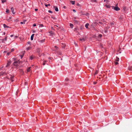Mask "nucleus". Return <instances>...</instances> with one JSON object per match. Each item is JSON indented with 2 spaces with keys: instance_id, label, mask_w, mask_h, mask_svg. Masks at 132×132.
Masks as SVG:
<instances>
[{
  "instance_id": "nucleus-5",
  "label": "nucleus",
  "mask_w": 132,
  "mask_h": 132,
  "mask_svg": "<svg viewBox=\"0 0 132 132\" xmlns=\"http://www.w3.org/2000/svg\"><path fill=\"white\" fill-rule=\"evenodd\" d=\"M54 8L55 9V10L57 12L59 10L58 8L56 6H54Z\"/></svg>"
},
{
  "instance_id": "nucleus-35",
  "label": "nucleus",
  "mask_w": 132,
  "mask_h": 132,
  "mask_svg": "<svg viewBox=\"0 0 132 132\" xmlns=\"http://www.w3.org/2000/svg\"><path fill=\"white\" fill-rule=\"evenodd\" d=\"M43 62H47V61L45 60H44L43 61Z\"/></svg>"
},
{
  "instance_id": "nucleus-23",
  "label": "nucleus",
  "mask_w": 132,
  "mask_h": 132,
  "mask_svg": "<svg viewBox=\"0 0 132 132\" xmlns=\"http://www.w3.org/2000/svg\"><path fill=\"white\" fill-rule=\"evenodd\" d=\"M50 4H45V5L46 7H47L48 6H50Z\"/></svg>"
},
{
  "instance_id": "nucleus-34",
  "label": "nucleus",
  "mask_w": 132,
  "mask_h": 132,
  "mask_svg": "<svg viewBox=\"0 0 132 132\" xmlns=\"http://www.w3.org/2000/svg\"><path fill=\"white\" fill-rule=\"evenodd\" d=\"M10 53V52H8V53H7V55H9Z\"/></svg>"
},
{
  "instance_id": "nucleus-47",
  "label": "nucleus",
  "mask_w": 132,
  "mask_h": 132,
  "mask_svg": "<svg viewBox=\"0 0 132 132\" xmlns=\"http://www.w3.org/2000/svg\"><path fill=\"white\" fill-rule=\"evenodd\" d=\"M35 11H37V10H38V9H35Z\"/></svg>"
},
{
  "instance_id": "nucleus-15",
  "label": "nucleus",
  "mask_w": 132,
  "mask_h": 132,
  "mask_svg": "<svg viewBox=\"0 0 132 132\" xmlns=\"http://www.w3.org/2000/svg\"><path fill=\"white\" fill-rule=\"evenodd\" d=\"M5 73L6 74V73L4 72H1L0 73V74L1 75V76H2L4 75L5 74Z\"/></svg>"
},
{
  "instance_id": "nucleus-63",
  "label": "nucleus",
  "mask_w": 132,
  "mask_h": 132,
  "mask_svg": "<svg viewBox=\"0 0 132 132\" xmlns=\"http://www.w3.org/2000/svg\"><path fill=\"white\" fill-rule=\"evenodd\" d=\"M132 16V15H131Z\"/></svg>"
},
{
  "instance_id": "nucleus-60",
  "label": "nucleus",
  "mask_w": 132,
  "mask_h": 132,
  "mask_svg": "<svg viewBox=\"0 0 132 132\" xmlns=\"http://www.w3.org/2000/svg\"><path fill=\"white\" fill-rule=\"evenodd\" d=\"M68 80V79H67V80Z\"/></svg>"
},
{
  "instance_id": "nucleus-8",
  "label": "nucleus",
  "mask_w": 132,
  "mask_h": 132,
  "mask_svg": "<svg viewBox=\"0 0 132 132\" xmlns=\"http://www.w3.org/2000/svg\"><path fill=\"white\" fill-rule=\"evenodd\" d=\"M35 34H32L31 37V40H33V38Z\"/></svg>"
},
{
  "instance_id": "nucleus-57",
  "label": "nucleus",
  "mask_w": 132,
  "mask_h": 132,
  "mask_svg": "<svg viewBox=\"0 0 132 132\" xmlns=\"http://www.w3.org/2000/svg\"><path fill=\"white\" fill-rule=\"evenodd\" d=\"M65 6H64V8H65Z\"/></svg>"
},
{
  "instance_id": "nucleus-24",
  "label": "nucleus",
  "mask_w": 132,
  "mask_h": 132,
  "mask_svg": "<svg viewBox=\"0 0 132 132\" xmlns=\"http://www.w3.org/2000/svg\"><path fill=\"white\" fill-rule=\"evenodd\" d=\"M119 60V59L117 57L116 59V60L117 61H118Z\"/></svg>"
},
{
  "instance_id": "nucleus-9",
  "label": "nucleus",
  "mask_w": 132,
  "mask_h": 132,
  "mask_svg": "<svg viewBox=\"0 0 132 132\" xmlns=\"http://www.w3.org/2000/svg\"><path fill=\"white\" fill-rule=\"evenodd\" d=\"M70 2L72 5H74L75 4V1H71Z\"/></svg>"
},
{
  "instance_id": "nucleus-20",
  "label": "nucleus",
  "mask_w": 132,
  "mask_h": 132,
  "mask_svg": "<svg viewBox=\"0 0 132 132\" xmlns=\"http://www.w3.org/2000/svg\"><path fill=\"white\" fill-rule=\"evenodd\" d=\"M49 33H50V34H51V35H53L54 34V33L52 31H50L49 32Z\"/></svg>"
},
{
  "instance_id": "nucleus-44",
  "label": "nucleus",
  "mask_w": 132,
  "mask_h": 132,
  "mask_svg": "<svg viewBox=\"0 0 132 132\" xmlns=\"http://www.w3.org/2000/svg\"><path fill=\"white\" fill-rule=\"evenodd\" d=\"M40 26L41 27H43V24H40Z\"/></svg>"
},
{
  "instance_id": "nucleus-31",
  "label": "nucleus",
  "mask_w": 132,
  "mask_h": 132,
  "mask_svg": "<svg viewBox=\"0 0 132 132\" xmlns=\"http://www.w3.org/2000/svg\"><path fill=\"white\" fill-rule=\"evenodd\" d=\"M14 51V49L13 48V49H12L11 50V52H13V51Z\"/></svg>"
},
{
  "instance_id": "nucleus-22",
  "label": "nucleus",
  "mask_w": 132,
  "mask_h": 132,
  "mask_svg": "<svg viewBox=\"0 0 132 132\" xmlns=\"http://www.w3.org/2000/svg\"><path fill=\"white\" fill-rule=\"evenodd\" d=\"M98 71L97 70H96L95 71V75L97 74L98 73Z\"/></svg>"
},
{
  "instance_id": "nucleus-39",
  "label": "nucleus",
  "mask_w": 132,
  "mask_h": 132,
  "mask_svg": "<svg viewBox=\"0 0 132 132\" xmlns=\"http://www.w3.org/2000/svg\"><path fill=\"white\" fill-rule=\"evenodd\" d=\"M18 37V36H15V37H14L15 38H17Z\"/></svg>"
},
{
  "instance_id": "nucleus-52",
  "label": "nucleus",
  "mask_w": 132,
  "mask_h": 132,
  "mask_svg": "<svg viewBox=\"0 0 132 132\" xmlns=\"http://www.w3.org/2000/svg\"><path fill=\"white\" fill-rule=\"evenodd\" d=\"M51 18H53V19H54L55 18H53V17H51Z\"/></svg>"
},
{
  "instance_id": "nucleus-53",
  "label": "nucleus",
  "mask_w": 132,
  "mask_h": 132,
  "mask_svg": "<svg viewBox=\"0 0 132 132\" xmlns=\"http://www.w3.org/2000/svg\"><path fill=\"white\" fill-rule=\"evenodd\" d=\"M55 48H57V46H55Z\"/></svg>"
},
{
  "instance_id": "nucleus-7",
  "label": "nucleus",
  "mask_w": 132,
  "mask_h": 132,
  "mask_svg": "<svg viewBox=\"0 0 132 132\" xmlns=\"http://www.w3.org/2000/svg\"><path fill=\"white\" fill-rule=\"evenodd\" d=\"M11 9L12 13L13 14H14V8L13 7H12L11 8Z\"/></svg>"
},
{
  "instance_id": "nucleus-59",
  "label": "nucleus",
  "mask_w": 132,
  "mask_h": 132,
  "mask_svg": "<svg viewBox=\"0 0 132 132\" xmlns=\"http://www.w3.org/2000/svg\"><path fill=\"white\" fill-rule=\"evenodd\" d=\"M68 80V79H67V80Z\"/></svg>"
},
{
  "instance_id": "nucleus-1",
  "label": "nucleus",
  "mask_w": 132,
  "mask_h": 132,
  "mask_svg": "<svg viewBox=\"0 0 132 132\" xmlns=\"http://www.w3.org/2000/svg\"><path fill=\"white\" fill-rule=\"evenodd\" d=\"M14 77L13 76H12L11 75H10L8 78V79H10L13 82L14 81L13 79L14 78ZM8 78V77H7Z\"/></svg>"
},
{
  "instance_id": "nucleus-17",
  "label": "nucleus",
  "mask_w": 132,
  "mask_h": 132,
  "mask_svg": "<svg viewBox=\"0 0 132 132\" xmlns=\"http://www.w3.org/2000/svg\"><path fill=\"white\" fill-rule=\"evenodd\" d=\"M22 73H24L23 71V70L21 69H20L19 70Z\"/></svg>"
},
{
  "instance_id": "nucleus-18",
  "label": "nucleus",
  "mask_w": 132,
  "mask_h": 132,
  "mask_svg": "<svg viewBox=\"0 0 132 132\" xmlns=\"http://www.w3.org/2000/svg\"><path fill=\"white\" fill-rule=\"evenodd\" d=\"M2 2L3 3L4 2H6V0H2Z\"/></svg>"
},
{
  "instance_id": "nucleus-14",
  "label": "nucleus",
  "mask_w": 132,
  "mask_h": 132,
  "mask_svg": "<svg viewBox=\"0 0 132 132\" xmlns=\"http://www.w3.org/2000/svg\"><path fill=\"white\" fill-rule=\"evenodd\" d=\"M11 61H7V64H8V65H10V64H11Z\"/></svg>"
},
{
  "instance_id": "nucleus-46",
  "label": "nucleus",
  "mask_w": 132,
  "mask_h": 132,
  "mask_svg": "<svg viewBox=\"0 0 132 132\" xmlns=\"http://www.w3.org/2000/svg\"><path fill=\"white\" fill-rule=\"evenodd\" d=\"M5 32H4L3 33V35H5Z\"/></svg>"
},
{
  "instance_id": "nucleus-32",
  "label": "nucleus",
  "mask_w": 132,
  "mask_h": 132,
  "mask_svg": "<svg viewBox=\"0 0 132 132\" xmlns=\"http://www.w3.org/2000/svg\"><path fill=\"white\" fill-rule=\"evenodd\" d=\"M123 10H124V11H125V10H126V7H124L123 8Z\"/></svg>"
},
{
  "instance_id": "nucleus-26",
  "label": "nucleus",
  "mask_w": 132,
  "mask_h": 132,
  "mask_svg": "<svg viewBox=\"0 0 132 132\" xmlns=\"http://www.w3.org/2000/svg\"><path fill=\"white\" fill-rule=\"evenodd\" d=\"M6 12L8 13H9V11L7 9L6 11Z\"/></svg>"
},
{
  "instance_id": "nucleus-36",
  "label": "nucleus",
  "mask_w": 132,
  "mask_h": 132,
  "mask_svg": "<svg viewBox=\"0 0 132 132\" xmlns=\"http://www.w3.org/2000/svg\"><path fill=\"white\" fill-rule=\"evenodd\" d=\"M43 62V65H45V62Z\"/></svg>"
},
{
  "instance_id": "nucleus-19",
  "label": "nucleus",
  "mask_w": 132,
  "mask_h": 132,
  "mask_svg": "<svg viewBox=\"0 0 132 132\" xmlns=\"http://www.w3.org/2000/svg\"><path fill=\"white\" fill-rule=\"evenodd\" d=\"M105 6L106 7H107V8H110V5H105Z\"/></svg>"
},
{
  "instance_id": "nucleus-3",
  "label": "nucleus",
  "mask_w": 132,
  "mask_h": 132,
  "mask_svg": "<svg viewBox=\"0 0 132 132\" xmlns=\"http://www.w3.org/2000/svg\"><path fill=\"white\" fill-rule=\"evenodd\" d=\"M86 38V37L80 38L79 39V40L81 41H85V40Z\"/></svg>"
},
{
  "instance_id": "nucleus-27",
  "label": "nucleus",
  "mask_w": 132,
  "mask_h": 132,
  "mask_svg": "<svg viewBox=\"0 0 132 132\" xmlns=\"http://www.w3.org/2000/svg\"><path fill=\"white\" fill-rule=\"evenodd\" d=\"M33 59V57L32 56H30V59L31 60H32Z\"/></svg>"
},
{
  "instance_id": "nucleus-45",
  "label": "nucleus",
  "mask_w": 132,
  "mask_h": 132,
  "mask_svg": "<svg viewBox=\"0 0 132 132\" xmlns=\"http://www.w3.org/2000/svg\"><path fill=\"white\" fill-rule=\"evenodd\" d=\"M9 66V65H8V64H7L6 65V67H7Z\"/></svg>"
},
{
  "instance_id": "nucleus-54",
  "label": "nucleus",
  "mask_w": 132,
  "mask_h": 132,
  "mask_svg": "<svg viewBox=\"0 0 132 132\" xmlns=\"http://www.w3.org/2000/svg\"><path fill=\"white\" fill-rule=\"evenodd\" d=\"M99 23L101 24V22H99Z\"/></svg>"
},
{
  "instance_id": "nucleus-16",
  "label": "nucleus",
  "mask_w": 132,
  "mask_h": 132,
  "mask_svg": "<svg viewBox=\"0 0 132 132\" xmlns=\"http://www.w3.org/2000/svg\"><path fill=\"white\" fill-rule=\"evenodd\" d=\"M70 26L71 28H72L73 27V25L72 24L70 23Z\"/></svg>"
},
{
  "instance_id": "nucleus-28",
  "label": "nucleus",
  "mask_w": 132,
  "mask_h": 132,
  "mask_svg": "<svg viewBox=\"0 0 132 132\" xmlns=\"http://www.w3.org/2000/svg\"><path fill=\"white\" fill-rule=\"evenodd\" d=\"M23 55H24V54H23L22 55H20L21 59H22L23 57Z\"/></svg>"
},
{
  "instance_id": "nucleus-37",
  "label": "nucleus",
  "mask_w": 132,
  "mask_h": 132,
  "mask_svg": "<svg viewBox=\"0 0 132 132\" xmlns=\"http://www.w3.org/2000/svg\"><path fill=\"white\" fill-rule=\"evenodd\" d=\"M73 11L74 12H76V11L75 10V9H73Z\"/></svg>"
},
{
  "instance_id": "nucleus-55",
  "label": "nucleus",
  "mask_w": 132,
  "mask_h": 132,
  "mask_svg": "<svg viewBox=\"0 0 132 132\" xmlns=\"http://www.w3.org/2000/svg\"><path fill=\"white\" fill-rule=\"evenodd\" d=\"M94 1L95 2H96V0H94Z\"/></svg>"
},
{
  "instance_id": "nucleus-33",
  "label": "nucleus",
  "mask_w": 132,
  "mask_h": 132,
  "mask_svg": "<svg viewBox=\"0 0 132 132\" xmlns=\"http://www.w3.org/2000/svg\"><path fill=\"white\" fill-rule=\"evenodd\" d=\"M118 64V62H116L115 63V64L116 65H117V64Z\"/></svg>"
},
{
  "instance_id": "nucleus-48",
  "label": "nucleus",
  "mask_w": 132,
  "mask_h": 132,
  "mask_svg": "<svg viewBox=\"0 0 132 132\" xmlns=\"http://www.w3.org/2000/svg\"><path fill=\"white\" fill-rule=\"evenodd\" d=\"M13 35H11L10 36H11V37H13Z\"/></svg>"
},
{
  "instance_id": "nucleus-62",
  "label": "nucleus",
  "mask_w": 132,
  "mask_h": 132,
  "mask_svg": "<svg viewBox=\"0 0 132 132\" xmlns=\"http://www.w3.org/2000/svg\"><path fill=\"white\" fill-rule=\"evenodd\" d=\"M1 30V29H0V31Z\"/></svg>"
},
{
  "instance_id": "nucleus-50",
  "label": "nucleus",
  "mask_w": 132,
  "mask_h": 132,
  "mask_svg": "<svg viewBox=\"0 0 132 132\" xmlns=\"http://www.w3.org/2000/svg\"><path fill=\"white\" fill-rule=\"evenodd\" d=\"M25 85H27V82H26L25 83Z\"/></svg>"
},
{
  "instance_id": "nucleus-12",
  "label": "nucleus",
  "mask_w": 132,
  "mask_h": 132,
  "mask_svg": "<svg viewBox=\"0 0 132 132\" xmlns=\"http://www.w3.org/2000/svg\"><path fill=\"white\" fill-rule=\"evenodd\" d=\"M3 26L4 28H9V27L7 26L5 24H3Z\"/></svg>"
},
{
  "instance_id": "nucleus-42",
  "label": "nucleus",
  "mask_w": 132,
  "mask_h": 132,
  "mask_svg": "<svg viewBox=\"0 0 132 132\" xmlns=\"http://www.w3.org/2000/svg\"><path fill=\"white\" fill-rule=\"evenodd\" d=\"M79 5H80V4L78 3H77V6H79Z\"/></svg>"
},
{
  "instance_id": "nucleus-10",
  "label": "nucleus",
  "mask_w": 132,
  "mask_h": 132,
  "mask_svg": "<svg viewBox=\"0 0 132 132\" xmlns=\"http://www.w3.org/2000/svg\"><path fill=\"white\" fill-rule=\"evenodd\" d=\"M7 37H6L4 38L3 39H2L3 42L4 41H6L7 40Z\"/></svg>"
},
{
  "instance_id": "nucleus-11",
  "label": "nucleus",
  "mask_w": 132,
  "mask_h": 132,
  "mask_svg": "<svg viewBox=\"0 0 132 132\" xmlns=\"http://www.w3.org/2000/svg\"><path fill=\"white\" fill-rule=\"evenodd\" d=\"M31 68V67H29L27 70V72H29L30 70V69Z\"/></svg>"
},
{
  "instance_id": "nucleus-40",
  "label": "nucleus",
  "mask_w": 132,
  "mask_h": 132,
  "mask_svg": "<svg viewBox=\"0 0 132 132\" xmlns=\"http://www.w3.org/2000/svg\"><path fill=\"white\" fill-rule=\"evenodd\" d=\"M99 37H102V35H101V34H100V35H99Z\"/></svg>"
},
{
  "instance_id": "nucleus-43",
  "label": "nucleus",
  "mask_w": 132,
  "mask_h": 132,
  "mask_svg": "<svg viewBox=\"0 0 132 132\" xmlns=\"http://www.w3.org/2000/svg\"><path fill=\"white\" fill-rule=\"evenodd\" d=\"M107 30H105V33H107Z\"/></svg>"
},
{
  "instance_id": "nucleus-61",
  "label": "nucleus",
  "mask_w": 132,
  "mask_h": 132,
  "mask_svg": "<svg viewBox=\"0 0 132 132\" xmlns=\"http://www.w3.org/2000/svg\"><path fill=\"white\" fill-rule=\"evenodd\" d=\"M1 57V55H0V57Z\"/></svg>"
},
{
  "instance_id": "nucleus-38",
  "label": "nucleus",
  "mask_w": 132,
  "mask_h": 132,
  "mask_svg": "<svg viewBox=\"0 0 132 132\" xmlns=\"http://www.w3.org/2000/svg\"><path fill=\"white\" fill-rule=\"evenodd\" d=\"M20 23L21 24H23V23H24L25 22H20Z\"/></svg>"
},
{
  "instance_id": "nucleus-4",
  "label": "nucleus",
  "mask_w": 132,
  "mask_h": 132,
  "mask_svg": "<svg viewBox=\"0 0 132 132\" xmlns=\"http://www.w3.org/2000/svg\"><path fill=\"white\" fill-rule=\"evenodd\" d=\"M18 62L19 61H15L14 63V65H16V66L17 65H16V64L18 63Z\"/></svg>"
},
{
  "instance_id": "nucleus-21",
  "label": "nucleus",
  "mask_w": 132,
  "mask_h": 132,
  "mask_svg": "<svg viewBox=\"0 0 132 132\" xmlns=\"http://www.w3.org/2000/svg\"><path fill=\"white\" fill-rule=\"evenodd\" d=\"M44 40H40V42L42 43H43V42H44Z\"/></svg>"
},
{
  "instance_id": "nucleus-49",
  "label": "nucleus",
  "mask_w": 132,
  "mask_h": 132,
  "mask_svg": "<svg viewBox=\"0 0 132 132\" xmlns=\"http://www.w3.org/2000/svg\"><path fill=\"white\" fill-rule=\"evenodd\" d=\"M28 43V44H30V42H28V43Z\"/></svg>"
},
{
  "instance_id": "nucleus-58",
  "label": "nucleus",
  "mask_w": 132,
  "mask_h": 132,
  "mask_svg": "<svg viewBox=\"0 0 132 132\" xmlns=\"http://www.w3.org/2000/svg\"><path fill=\"white\" fill-rule=\"evenodd\" d=\"M49 59H51V58H49Z\"/></svg>"
},
{
  "instance_id": "nucleus-13",
  "label": "nucleus",
  "mask_w": 132,
  "mask_h": 132,
  "mask_svg": "<svg viewBox=\"0 0 132 132\" xmlns=\"http://www.w3.org/2000/svg\"><path fill=\"white\" fill-rule=\"evenodd\" d=\"M89 25V24L88 23H86L85 25V27L87 28H88V27Z\"/></svg>"
},
{
  "instance_id": "nucleus-30",
  "label": "nucleus",
  "mask_w": 132,
  "mask_h": 132,
  "mask_svg": "<svg viewBox=\"0 0 132 132\" xmlns=\"http://www.w3.org/2000/svg\"><path fill=\"white\" fill-rule=\"evenodd\" d=\"M97 82L95 81H94L93 82V84H94L95 85L97 83Z\"/></svg>"
},
{
  "instance_id": "nucleus-25",
  "label": "nucleus",
  "mask_w": 132,
  "mask_h": 132,
  "mask_svg": "<svg viewBox=\"0 0 132 132\" xmlns=\"http://www.w3.org/2000/svg\"><path fill=\"white\" fill-rule=\"evenodd\" d=\"M104 1L107 3L109 2V1L108 0H104Z\"/></svg>"
},
{
  "instance_id": "nucleus-29",
  "label": "nucleus",
  "mask_w": 132,
  "mask_h": 132,
  "mask_svg": "<svg viewBox=\"0 0 132 132\" xmlns=\"http://www.w3.org/2000/svg\"><path fill=\"white\" fill-rule=\"evenodd\" d=\"M48 12L50 13H52V12L51 10H48Z\"/></svg>"
},
{
  "instance_id": "nucleus-6",
  "label": "nucleus",
  "mask_w": 132,
  "mask_h": 132,
  "mask_svg": "<svg viewBox=\"0 0 132 132\" xmlns=\"http://www.w3.org/2000/svg\"><path fill=\"white\" fill-rule=\"evenodd\" d=\"M128 69L129 70L132 71V66H129L128 67Z\"/></svg>"
},
{
  "instance_id": "nucleus-51",
  "label": "nucleus",
  "mask_w": 132,
  "mask_h": 132,
  "mask_svg": "<svg viewBox=\"0 0 132 132\" xmlns=\"http://www.w3.org/2000/svg\"><path fill=\"white\" fill-rule=\"evenodd\" d=\"M55 26H56V27H58V26H57V25H55Z\"/></svg>"
},
{
  "instance_id": "nucleus-56",
  "label": "nucleus",
  "mask_w": 132,
  "mask_h": 132,
  "mask_svg": "<svg viewBox=\"0 0 132 132\" xmlns=\"http://www.w3.org/2000/svg\"><path fill=\"white\" fill-rule=\"evenodd\" d=\"M75 20V21H76V22H77V21L75 20Z\"/></svg>"
},
{
  "instance_id": "nucleus-41",
  "label": "nucleus",
  "mask_w": 132,
  "mask_h": 132,
  "mask_svg": "<svg viewBox=\"0 0 132 132\" xmlns=\"http://www.w3.org/2000/svg\"><path fill=\"white\" fill-rule=\"evenodd\" d=\"M33 26L34 27H35L36 26V24H33Z\"/></svg>"
},
{
  "instance_id": "nucleus-2",
  "label": "nucleus",
  "mask_w": 132,
  "mask_h": 132,
  "mask_svg": "<svg viewBox=\"0 0 132 132\" xmlns=\"http://www.w3.org/2000/svg\"><path fill=\"white\" fill-rule=\"evenodd\" d=\"M112 8L114 9V10L116 11H118L120 10V8H119L118 7L116 6L114 7V6L112 7Z\"/></svg>"
}]
</instances>
